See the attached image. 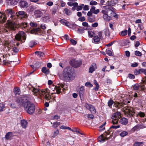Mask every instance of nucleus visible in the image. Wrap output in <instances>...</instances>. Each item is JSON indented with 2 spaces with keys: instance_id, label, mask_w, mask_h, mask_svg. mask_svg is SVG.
<instances>
[{
  "instance_id": "obj_35",
  "label": "nucleus",
  "mask_w": 146,
  "mask_h": 146,
  "mask_svg": "<svg viewBox=\"0 0 146 146\" xmlns=\"http://www.w3.org/2000/svg\"><path fill=\"white\" fill-rule=\"evenodd\" d=\"M35 54L37 55L38 56L40 57H43L44 55V53L40 51H36L35 52Z\"/></svg>"
},
{
  "instance_id": "obj_48",
  "label": "nucleus",
  "mask_w": 146,
  "mask_h": 146,
  "mask_svg": "<svg viewBox=\"0 0 146 146\" xmlns=\"http://www.w3.org/2000/svg\"><path fill=\"white\" fill-rule=\"evenodd\" d=\"M127 31L125 30L123 31H122L121 33V35L123 36H124L127 34Z\"/></svg>"
},
{
  "instance_id": "obj_42",
  "label": "nucleus",
  "mask_w": 146,
  "mask_h": 146,
  "mask_svg": "<svg viewBox=\"0 0 146 146\" xmlns=\"http://www.w3.org/2000/svg\"><path fill=\"white\" fill-rule=\"evenodd\" d=\"M106 53L109 56H113V54L111 51L110 50H106Z\"/></svg>"
},
{
  "instance_id": "obj_38",
  "label": "nucleus",
  "mask_w": 146,
  "mask_h": 146,
  "mask_svg": "<svg viewBox=\"0 0 146 146\" xmlns=\"http://www.w3.org/2000/svg\"><path fill=\"white\" fill-rule=\"evenodd\" d=\"M143 142H135L133 144V146H143Z\"/></svg>"
},
{
  "instance_id": "obj_64",
  "label": "nucleus",
  "mask_w": 146,
  "mask_h": 146,
  "mask_svg": "<svg viewBox=\"0 0 146 146\" xmlns=\"http://www.w3.org/2000/svg\"><path fill=\"white\" fill-rule=\"evenodd\" d=\"M40 28L44 30L46 29L45 25L44 24H42L40 26Z\"/></svg>"
},
{
  "instance_id": "obj_15",
  "label": "nucleus",
  "mask_w": 146,
  "mask_h": 146,
  "mask_svg": "<svg viewBox=\"0 0 146 146\" xmlns=\"http://www.w3.org/2000/svg\"><path fill=\"white\" fill-rule=\"evenodd\" d=\"M7 16L0 12V23H4L7 20Z\"/></svg>"
},
{
  "instance_id": "obj_59",
  "label": "nucleus",
  "mask_w": 146,
  "mask_h": 146,
  "mask_svg": "<svg viewBox=\"0 0 146 146\" xmlns=\"http://www.w3.org/2000/svg\"><path fill=\"white\" fill-rule=\"evenodd\" d=\"M83 9L84 10L87 11L89 10V6L86 5H85L83 7Z\"/></svg>"
},
{
  "instance_id": "obj_24",
  "label": "nucleus",
  "mask_w": 146,
  "mask_h": 146,
  "mask_svg": "<svg viewBox=\"0 0 146 146\" xmlns=\"http://www.w3.org/2000/svg\"><path fill=\"white\" fill-rule=\"evenodd\" d=\"M53 87L54 88H52V90L53 91L54 89H56V92L58 94H60V92H61L60 90H61V88L59 86H53V85H52L51 86V87Z\"/></svg>"
},
{
  "instance_id": "obj_11",
  "label": "nucleus",
  "mask_w": 146,
  "mask_h": 146,
  "mask_svg": "<svg viewBox=\"0 0 146 146\" xmlns=\"http://www.w3.org/2000/svg\"><path fill=\"white\" fill-rule=\"evenodd\" d=\"M132 108L131 109H126L125 111V115L129 117H131L133 116L134 114V112L132 111Z\"/></svg>"
},
{
  "instance_id": "obj_56",
  "label": "nucleus",
  "mask_w": 146,
  "mask_h": 146,
  "mask_svg": "<svg viewBox=\"0 0 146 146\" xmlns=\"http://www.w3.org/2000/svg\"><path fill=\"white\" fill-rule=\"evenodd\" d=\"M13 91L14 93L17 94L19 92L20 89L19 88L16 87L14 88Z\"/></svg>"
},
{
  "instance_id": "obj_9",
  "label": "nucleus",
  "mask_w": 146,
  "mask_h": 146,
  "mask_svg": "<svg viewBox=\"0 0 146 146\" xmlns=\"http://www.w3.org/2000/svg\"><path fill=\"white\" fill-rule=\"evenodd\" d=\"M16 15L17 17L21 19L27 18V15L24 11H20L16 13Z\"/></svg>"
},
{
  "instance_id": "obj_16",
  "label": "nucleus",
  "mask_w": 146,
  "mask_h": 146,
  "mask_svg": "<svg viewBox=\"0 0 146 146\" xmlns=\"http://www.w3.org/2000/svg\"><path fill=\"white\" fill-rule=\"evenodd\" d=\"M20 6L23 8H27L28 6V3L25 1H21L19 4Z\"/></svg>"
},
{
  "instance_id": "obj_34",
  "label": "nucleus",
  "mask_w": 146,
  "mask_h": 146,
  "mask_svg": "<svg viewBox=\"0 0 146 146\" xmlns=\"http://www.w3.org/2000/svg\"><path fill=\"white\" fill-rule=\"evenodd\" d=\"M103 33H104L106 36H109L110 35V33L109 30L108 29H105L103 31Z\"/></svg>"
},
{
  "instance_id": "obj_6",
  "label": "nucleus",
  "mask_w": 146,
  "mask_h": 146,
  "mask_svg": "<svg viewBox=\"0 0 146 146\" xmlns=\"http://www.w3.org/2000/svg\"><path fill=\"white\" fill-rule=\"evenodd\" d=\"M121 113L120 112H117L114 113L112 117V120L111 123L113 124H117L119 119L121 117Z\"/></svg>"
},
{
  "instance_id": "obj_17",
  "label": "nucleus",
  "mask_w": 146,
  "mask_h": 146,
  "mask_svg": "<svg viewBox=\"0 0 146 146\" xmlns=\"http://www.w3.org/2000/svg\"><path fill=\"white\" fill-rule=\"evenodd\" d=\"M84 91V87L82 86L80 88V90L79 92V96L81 100H82V99L83 98Z\"/></svg>"
},
{
  "instance_id": "obj_2",
  "label": "nucleus",
  "mask_w": 146,
  "mask_h": 146,
  "mask_svg": "<svg viewBox=\"0 0 146 146\" xmlns=\"http://www.w3.org/2000/svg\"><path fill=\"white\" fill-rule=\"evenodd\" d=\"M6 12L8 14L9 19L2 28L4 33L14 31L15 29V23L14 20L16 16H15V13L11 9H7Z\"/></svg>"
},
{
  "instance_id": "obj_23",
  "label": "nucleus",
  "mask_w": 146,
  "mask_h": 146,
  "mask_svg": "<svg viewBox=\"0 0 146 146\" xmlns=\"http://www.w3.org/2000/svg\"><path fill=\"white\" fill-rule=\"evenodd\" d=\"M100 38L98 36H94L92 42L94 41L93 42L95 43H98L100 41Z\"/></svg>"
},
{
  "instance_id": "obj_62",
  "label": "nucleus",
  "mask_w": 146,
  "mask_h": 146,
  "mask_svg": "<svg viewBox=\"0 0 146 146\" xmlns=\"http://www.w3.org/2000/svg\"><path fill=\"white\" fill-rule=\"evenodd\" d=\"M78 20L82 22L85 20V19L84 17H81L79 18Z\"/></svg>"
},
{
  "instance_id": "obj_29",
  "label": "nucleus",
  "mask_w": 146,
  "mask_h": 146,
  "mask_svg": "<svg viewBox=\"0 0 146 146\" xmlns=\"http://www.w3.org/2000/svg\"><path fill=\"white\" fill-rule=\"evenodd\" d=\"M142 86L141 85H139L138 84H134L133 86V88L135 90H138L139 88H142Z\"/></svg>"
},
{
  "instance_id": "obj_47",
  "label": "nucleus",
  "mask_w": 146,
  "mask_h": 146,
  "mask_svg": "<svg viewBox=\"0 0 146 146\" xmlns=\"http://www.w3.org/2000/svg\"><path fill=\"white\" fill-rule=\"evenodd\" d=\"M59 133V130L58 129L56 130V131L54 132L53 133V135L52 136V137H55Z\"/></svg>"
},
{
  "instance_id": "obj_46",
  "label": "nucleus",
  "mask_w": 146,
  "mask_h": 146,
  "mask_svg": "<svg viewBox=\"0 0 146 146\" xmlns=\"http://www.w3.org/2000/svg\"><path fill=\"white\" fill-rule=\"evenodd\" d=\"M114 103V102L112 100H110L108 102V106L110 107Z\"/></svg>"
},
{
  "instance_id": "obj_28",
  "label": "nucleus",
  "mask_w": 146,
  "mask_h": 146,
  "mask_svg": "<svg viewBox=\"0 0 146 146\" xmlns=\"http://www.w3.org/2000/svg\"><path fill=\"white\" fill-rule=\"evenodd\" d=\"M104 19L106 21H108L111 20V17L108 15V14L103 16Z\"/></svg>"
},
{
  "instance_id": "obj_43",
  "label": "nucleus",
  "mask_w": 146,
  "mask_h": 146,
  "mask_svg": "<svg viewBox=\"0 0 146 146\" xmlns=\"http://www.w3.org/2000/svg\"><path fill=\"white\" fill-rule=\"evenodd\" d=\"M84 4H82L80 5L79 6H77L76 7H77L76 8V10L77 11H80L81 10L83 7L84 6Z\"/></svg>"
},
{
  "instance_id": "obj_57",
  "label": "nucleus",
  "mask_w": 146,
  "mask_h": 146,
  "mask_svg": "<svg viewBox=\"0 0 146 146\" xmlns=\"http://www.w3.org/2000/svg\"><path fill=\"white\" fill-rule=\"evenodd\" d=\"M137 125L138 126L139 129H142L145 127V126L143 124H137Z\"/></svg>"
},
{
  "instance_id": "obj_39",
  "label": "nucleus",
  "mask_w": 146,
  "mask_h": 146,
  "mask_svg": "<svg viewBox=\"0 0 146 146\" xmlns=\"http://www.w3.org/2000/svg\"><path fill=\"white\" fill-rule=\"evenodd\" d=\"M145 116V113L144 112L141 111H139L138 112L137 115V116H139L141 117H144Z\"/></svg>"
},
{
  "instance_id": "obj_10",
  "label": "nucleus",
  "mask_w": 146,
  "mask_h": 146,
  "mask_svg": "<svg viewBox=\"0 0 146 146\" xmlns=\"http://www.w3.org/2000/svg\"><path fill=\"white\" fill-rule=\"evenodd\" d=\"M51 20V17L49 14H45L41 18V20L44 23H47L50 21Z\"/></svg>"
},
{
  "instance_id": "obj_33",
  "label": "nucleus",
  "mask_w": 146,
  "mask_h": 146,
  "mask_svg": "<svg viewBox=\"0 0 146 146\" xmlns=\"http://www.w3.org/2000/svg\"><path fill=\"white\" fill-rule=\"evenodd\" d=\"M128 133V132L126 131H123L119 134V135L122 137H124L126 136Z\"/></svg>"
},
{
  "instance_id": "obj_21",
  "label": "nucleus",
  "mask_w": 146,
  "mask_h": 146,
  "mask_svg": "<svg viewBox=\"0 0 146 146\" xmlns=\"http://www.w3.org/2000/svg\"><path fill=\"white\" fill-rule=\"evenodd\" d=\"M96 7L94 6H92L91 8L90 9V11L92 13H93L95 14H97L99 12V9H95Z\"/></svg>"
},
{
  "instance_id": "obj_12",
  "label": "nucleus",
  "mask_w": 146,
  "mask_h": 146,
  "mask_svg": "<svg viewBox=\"0 0 146 146\" xmlns=\"http://www.w3.org/2000/svg\"><path fill=\"white\" fill-rule=\"evenodd\" d=\"M111 7L108 6L107 8L108 10H107L109 11V13L110 12V14H109V16L111 17V19H112V17H113L115 18L117 17V16L116 15V14L111 9Z\"/></svg>"
},
{
  "instance_id": "obj_1",
  "label": "nucleus",
  "mask_w": 146,
  "mask_h": 146,
  "mask_svg": "<svg viewBox=\"0 0 146 146\" xmlns=\"http://www.w3.org/2000/svg\"><path fill=\"white\" fill-rule=\"evenodd\" d=\"M31 98V96L29 95H25L18 98L16 100L18 105L23 107L25 110L30 114H33L35 109V105L29 101Z\"/></svg>"
},
{
  "instance_id": "obj_44",
  "label": "nucleus",
  "mask_w": 146,
  "mask_h": 146,
  "mask_svg": "<svg viewBox=\"0 0 146 146\" xmlns=\"http://www.w3.org/2000/svg\"><path fill=\"white\" fill-rule=\"evenodd\" d=\"M135 54L137 56H141L142 55V53L140 51L136 50L135 52Z\"/></svg>"
},
{
  "instance_id": "obj_36",
  "label": "nucleus",
  "mask_w": 146,
  "mask_h": 146,
  "mask_svg": "<svg viewBox=\"0 0 146 146\" xmlns=\"http://www.w3.org/2000/svg\"><path fill=\"white\" fill-rule=\"evenodd\" d=\"M95 17H88V19L90 22H94L95 21Z\"/></svg>"
},
{
  "instance_id": "obj_27",
  "label": "nucleus",
  "mask_w": 146,
  "mask_h": 146,
  "mask_svg": "<svg viewBox=\"0 0 146 146\" xmlns=\"http://www.w3.org/2000/svg\"><path fill=\"white\" fill-rule=\"evenodd\" d=\"M82 25L84 27V30H88L89 29V26L86 22H83L82 23Z\"/></svg>"
},
{
  "instance_id": "obj_37",
  "label": "nucleus",
  "mask_w": 146,
  "mask_h": 146,
  "mask_svg": "<svg viewBox=\"0 0 146 146\" xmlns=\"http://www.w3.org/2000/svg\"><path fill=\"white\" fill-rule=\"evenodd\" d=\"M88 36L90 38H92L95 35L94 33L92 31H88Z\"/></svg>"
},
{
  "instance_id": "obj_52",
  "label": "nucleus",
  "mask_w": 146,
  "mask_h": 146,
  "mask_svg": "<svg viewBox=\"0 0 146 146\" xmlns=\"http://www.w3.org/2000/svg\"><path fill=\"white\" fill-rule=\"evenodd\" d=\"M42 71L43 73H46L48 71V70H47L46 67H43L42 68Z\"/></svg>"
},
{
  "instance_id": "obj_22",
  "label": "nucleus",
  "mask_w": 146,
  "mask_h": 146,
  "mask_svg": "<svg viewBox=\"0 0 146 146\" xmlns=\"http://www.w3.org/2000/svg\"><path fill=\"white\" fill-rule=\"evenodd\" d=\"M106 139L107 140L108 138L107 137H105L102 135L100 136L98 139V141L101 142H104Z\"/></svg>"
},
{
  "instance_id": "obj_26",
  "label": "nucleus",
  "mask_w": 146,
  "mask_h": 146,
  "mask_svg": "<svg viewBox=\"0 0 146 146\" xmlns=\"http://www.w3.org/2000/svg\"><path fill=\"white\" fill-rule=\"evenodd\" d=\"M8 3L9 5L14 6L17 4V2L16 0H9Z\"/></svg>"
},
{
  "instance_id": "obj_63",
  "label": "nucleus",
  "mask_w": 146,
  "mask_h": 146,
  "mask_svg": "<svg viewBox=\"0 0 146 146\" xmlns=\"http://www.w3.org/2000/svg\"><path fill=\"white\" fill-rule=\"evenodd\" d=\"M138 63L137 62H135V63L132 64L131 65V66L132 67H136L138 66Z\"/></svg>"
},
{
  "instance_id": "obj_14",
  "label": "nucleus",
  "mask_w": 146,
  "mask_h": 146,
  "mask_svg": "<svg viewBox=\"0 0 146 146\" xmlns=\"http://www.w3.org/2000/svg\"><path fill=\"white\" fill-rule=\"evenodd\" d=\"M97 68L96 64L93 63L90 66L89 70V72L90 73H92Z\"/></svg>"
},
{
  "instance_id": "obj_4",
  "label": "nucleus",
  "mask_w": 146,
  "mask_h": 146,
  "mask_svg": "<svg viewBox=\"0 0 146 146\" xmlns=\"http://www.w3.org/2000/svg\"><path fill=\"white\" fill-rule=\"evenodd\" d=\"M74 73V69L72 68L67 67L64 69L63 75L65 78L68 80H73L74 78L73 75Z\"/></svg>"
},
{
  "instance_id": "obj_18",
  "label": "nucleus",
  "mask_w": 146,
  "mask_h": 146,
  "mask_svg": "<svg viewBox=\"0 0 146 146\" xmlns=\"http://www.w3.org/2000/svg\"><path fill=\"white\" fill-rule=\"evenodd\" d=\"M12 132H9L7 133L5 135V138L6 140L11 139L13 137Z\"/></svg>"
},
{
  "instance_id": "obj_54",
  "label": "nucleus",
  "mask_w": 146,
  "mask_h": 146,
  "mask_svg": "<svg viewBox=\"0 0 146 146\" xmlns=\"http://www.w3.org/2000/svg\"><path fill=\"white\" fill-rule=\"evenodd\" d=\"M138 129H139V127L137 125H135L134 127L131 130L132 131H135L136 130H137Z\"/></svg>"
},
{
  "instance_id": "obj_32",
  "label": "nucleus",
  "mask_w": 146,
  "mask_h": 146,
  "mask_svg": "<svg viewBox=\"0 0 146 146\" xmlns=\"http://www.w3.org/2000/svg\"><path fill=\"white\" fill-rule=\"evenodd\" d=\"M94 83L96 85V87L94 88V89L96 91H97L98 89L99 88V85L96 80H94Z\"/></svg>"
},
{
  "instance_id": "obj_25",
  "label": "nucleus",
  "mask_w": 146,
  "mask_h": 146,
  "mask_svg": "<svg viewBox=\"0 0 146 146\" xmlns=\"http://www.w3.org/2000/svg\"><path fill=\"white\" fill-rule=\"evenodd\" d=\"M143 69L141 68L140 69H136L134 71V73L135 75H137L143 73Z\"/></svg>"
},
{
  "instance_id": "obj_20",
  "label": "nucleus",
  "mask_w": 146,
  "mask_h": 146,
  "mask_svg": "<svg viewBox=\"0 0 146 146\" xmlns=\"http://www.w3.org/2000/svg\"><path fill=\"white\" fill-rule=\"evenodd\" d=\"M119 122L122 125H126L128 123V121L127 119L123 117L120 119Z\"/></svg>"
},
{
  "instance_id": "obj_5",
  "label": "nucleus",
  "mask_w": 146,
  "mask_h": 146,
  "mask_svg": "<svg viewBox=\"0 0 146 146\" xmlns=\"http://www.w3.org/2000/svg\"><path fill=\"white\" fill-rule=\"evenodd\" d=\"M15 38L16 40L20 41L21 42L23 43L26 38V34L23 32H19L16 35Z\"/></svg>"
},
{
  "instance_id": "obj_58",
  "label": "nucleus",
  "mask_w": 146,
  "mask_h": 146,
  "mask_svg": "<svg viewBox=\"0 0 146 146\" xmlns=\"http://www.w3.org/2000/svg\"><path fill=\"white\" fill-rule=\"evenodd\" d=\"M128 77L129 78L131 79H134L135 78V76L131 74H129L128 75Z\"/></svg>"
},
{
  "instance_id": "obj_50",
  "label": "nucleus",
  "mask_w": 146,
  "mask_h": 146,
  "mask_svg": "<svg viewBox=\"0 0 146 146\" xmlns=\"http://www.w3.org/2000/svg\"><path fill=\"white\" fill-rule=\"evenodd\" d=\"M36 44V42L34 41H31L29 44V46L31 47H32Z\"/></svg>"
},
{
  "instance_id": "obj_55",
  "label": "nucleus",
  "mask_w": 146,
  "mask_h": 146,
  "mask_svg": "<svg viewBox=\"0 0 146 146\" xmlns=\"http://www.w3.org/2000/svg\"><path fill=\"white\" fill-rule=\"evenodd\" d=\"M98 4L97 2L96 1H91L90 3V5H96Z\"/></svg>"
},
{
  "instance_id": "obj_19",
  "label": "nucleus",
  "mask_w": 146,
  "mask_h": 146,
  "mask_svg": "<svg viewBox=\"0 0 146 146\" xmlns=\"http://www.w3.org/2000/svg\"><path fill=\"white\" fill-rule=\"evenodd\" d=\"M21 124L23 128H25L27 126L28 122L26 120L23 119L21 121Z\"/></svg>"
},
{
  "instance_id": "obj_30",
  "label": "nucleus",
  "mask_w": 146,
  "mask_h": 146,
  "mask_svg": "<svg viewBox=\"0 0 146 146\" xmlns=\"http://www.w3.org/2000/svg\"><path fill=\"white\" fill-rule=\"evenodd\" d=\"M67 4L70 7L72 6L74 7H77L78 5V3L76 2L72 3L70 2H68L67 3Z\"/></svg>"
},
{
  "instance_id": "obj_51",
  "label": "nucleus",
  "mask_w": 146,
  "mask_h": 146,
  "mask_svg": "<svg viewBox=\"0 0 146 146\" xmlns=\"http://www.w3.org/2000/svg\"><path fill=\"white\" fill-rule=\"evenodd\" d=\"M60 125V122H54L53 125V126L54 128H56L59 125Z\"/></svg>"
},
{
  "instance_id": "obj_3",
  "label": "nucleus",
  "mask_w": 146,
  "mask_h": 146,
  "mask_svg": "<svg viewBox=\"0 0 146 146\" xmlns=\"http://www.w3.org/2000/svg\"><path fill=\"white\" fill-rule=\"evenodd\" d=\"M29 88L30 90L32 91L33 95L35 96L41 94L46 100H49L51 98L50 90L48 88L41 90L33 86H32L31 88Z\"/></svg>"
},
{
  "instance_id": "obj_53",
  "label": "nucleus",
  "mask_w": 146,
  "mask_h": 146,
  "mask_svg": "<svg viewBox=\"0 0 146 146\" xmlns=\"http://www.w3.org/2000/svg\"><path fill=\"white\" fill-rule=\"evenodd\" d=\"M5 107L4 105L3 104H0V112L3 111V109Z\"/></svg>"
},
{
  "instance_id": "obj_7",
  "label": "nucleus",
  "mask_w": 146,
  "mask_h": 146,
  "mask_svg": "<svg viewBox=\"0 0 146 146\" xmlns=\"http://www.w3.org/2000/svg\"><path fill=\"white\" fill-rule=\"evenodd\" d=\"M70 64L74 68L78 67L81 65L82 62L81 60H73L70 61Z\"/></svg>"
},
{
  "instance_id": "obj_60",
  "label": "nucleus",
  "mask_w": 146,
  "mask_h": 146,
  "mask_svg": "<svg viewBox=\"0 0 146 146\" xmlns=\"http://www.w3.org/2000/svg\"><path fill=\"white\" fill-rule=\"evenodd\" d=\"M40 30V29L39 28L34 29L33 30H31V32L34 31L35 32H36L39 31Z\"/></svg>"
},
{
  "instance_id": "obj_40",
  "label": "nucleus",
  "mask_w": 146,
  "mask_h": 146,
  "mask_svg": "<svg viewBox=\"0 0 146 146\" xmlns=\"http://www.w3.org/2000/svg\"><path fill=\"white\" fill-rule=\"evenodd\" d=\"M105 7H107L106 8V10H103L101 11V12L104 14L103 15L108 14L109 13V11L107 10H108V9H107L108 7L105 6Z\"/></svg>"
},
{
  "instance_id": "obj_31",
  "label": "nucleus",
  "mask_w": 146,
  "mask_h": 146,
  "mask_svg": "<svg viewBox=\"0 0 146 146\" xmlns=\"http://www.w3.org/2000/svg\"><path fill=\"white\" fill-rule=\"evenodd\" d=\"M60 22L62 24L67 26H68V24L69 23L68 21L64 19L60 20Z\"/></svg>"
},
{
  "instance_id": "obj_13",
  "label": "nucleus",
  "mask_w": 146,
  "mask_h": 146,
  "mask_svg": "<svg viewBox=\"0 0 146 146\" xmlns=\"http://www.w3.org/2000/svg\"><path fill=\"white\" fill-rule=\"evenodd\" d=\"M34 17L36 18H40L43 15L42 12L39 10H37L35 11L34 12Z\"/></svg>"
},
{
  "instance_id": "obj_61",
  "label": "nucleus",
  "mask_w": 146,
  "mask_h": 146,
  "mask_svg": "<svg viewBox=\"0 0 146 146\" xmlns=\"http://www.w3.org/2000/svg\"><path fill=\"white\" fill-rule=\"evenodd\" d=\"M28 24L26 23H21V26L25 28L27 27Z\"/></svg>"
},
{
  "instance_id": "obj_41",
  "label": "nucleus",
  "mask_w": 146,
  "mask_h": 146,
  "mask_svg": "<svg viewBox=\"0 0 146 146\" xmlns=\"http://www.w3.org/2000/svg\"><path fill=\"white\" fill-rule=\"evenodd\" d=\"M64 11L65 12V13L68 15H70L72 13V12L71 11L67 8L65 9Z\"/></svg>"
},
{
  "instance_id": "obj_49",
  "label": "nucleus",
  "mask_w": 146,
  "mask_h": 146,
  "mask_svg": "<svg viewBox=\"0 0 146 146\" xmlns=\"http://www.w3.org/2000/svg\"><path fill=\"white\" fill-rule=\"evenodd\" d=\"M30 25L32 27H37V24L36 23L31 22L30 23Z\"/></svg>"
},
{
  "instance_id": "obj_8",
  "label": "nucleus",
  "mask_w": 146,
  "mask_h": 146,
  "mask_svg": "<svg viewBox=\"0 0 146 146\" xmlns=\"http://www.w3.org/2000/svg\"><path fill=\"white\" fill-rule=\"evenodd\" d=\"M85 107L89 110L92 113H96V110L94 106L86 104L85 106Z\"/></svg>"
},
{
  "instance_id": "obj_45",
  "label": "nucleus",
  "mask_w": 146,
  "mask_h": 146,
  "mask_svg": "<svg viewBox=\"0 0 146 146\" xmlns=\"http://www.w3.org/2000/svg\"><path fill=\"white\" fill-rule=\"evenodd\" d=\"M103 31L99 32L98 33V35L99 36V37L101 39H102L103 38Z\"/></svg>"
}]
</instances>
